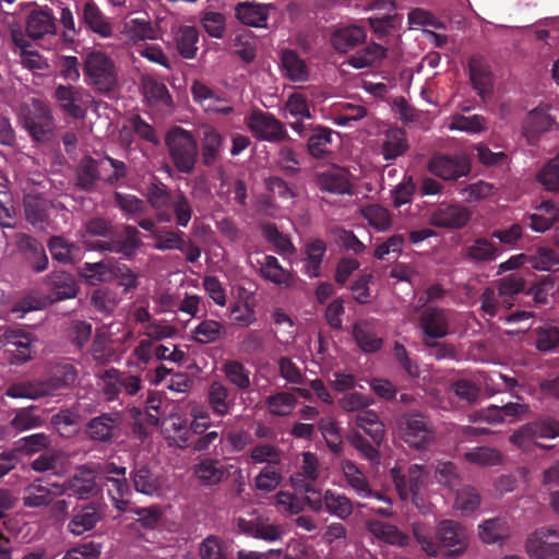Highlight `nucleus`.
<instances>
[{
    "label": "nucleus",
    "mask_w": 559,
    "mask_h": 559,
    "mask_svg": "<svg viewBox=\"0 0 559 559\" xmlns=\"http://www.w3.org/2000/svg\"><path fill=\"white\" fill-rule=\"evenodd\" d=\"M412 533L421 550L431 558L440 555L451 559L459 558L469 544L467 528L454 520H441L433 534L428 524L414 522Z\"/></svg>",
    "instance_id": "1"
},
{
    "label": "nucleus",
    "mask_w": 559,
    "mask_h": 559,
    "mask_svg": "<svg viewBox=\"0 0 559 559\" xmlns=\"http://www.w3.org/2000/svg\"><path fill=\"white\" fill-rule=\"evenodd\" d=\"M82 237L92 249L118 253L128 260L134 258L143 246L136 227L123 225L122 231L116 236L111 222L103 217L86 221L82 227Z\"/></svg>",
    "instance_id": "2"
},
{
    "label": "nucleus",
    "mask_w": 559,
    "mask_h": 559,
    "mask_svg": "<svg viewBox=\"0 0 559 559\" xmlns=\"http://www.w3.org/2000/svg\"><path fill=\"white\" fill-rule=\"evenodd\" d=\"M79 377L76 366L69 359L52 362L43 379L13 383L8 386L5 394L12 399L37 400L55 396L71 389Z\"/></svg>",
    "instance_id": "3"
},
{
    "label": "nucleus",
    "mask_w": 559,
    "mask_h": 559,
    "mask_svg": "<svg viewBox=\"0 0 559 559\" xmlns=\"http://www.w3.org/2000/svg\"><path fill=\"white\" fill-rule=\"evenodd\" d=\"M165 145L174 167L185 175L194 171L199 159L197 138L182 127L174 126L165 134Z\"/></svg>",
    "instance_id": "4"
},
{
    "label": "nucleus",
    "mask_w": 559,
    "mask_h": 559,
    "mask_svg": "<svg viewBox=\"0 0 559 559\" xmlns=\"http://www.w3.org/2000/svg\"><path fill=\"white\" fill-rule=\"evenodd\" d=\"M83 73L87 85L100 94H109L118 86V69L115 61L99 50L86 55Z\"/></svg>",
    "instance_id": "5"
},
{
    "label": "nucleus",
    "mask_w": 559,
    "mask_h": 559,
    "mask_svg": "<svg viewBox=\"0 0 559 559\" xmlns=\"http://www.w3.org/2000/svg\"><path fill=\"white\" fill-rule=\"evenodd\" d=\"M1 340L12 364H25L34 359L37 354V336L24 329L7 328L1 334Z\"/></svg>",
    "instance_id": "6"
},
{
    "label": "nucleus",
    "mask_w": 559,
    "mask_h": 559,
    "mask_svg": "<svg viewBox=\"0 0 559 559\" xmlns=\"http://www.w3.org/2000/svg\"><path fill=\"white\" fill-rule=\"evenodd\" d=\"M25 129L35 141H43L52 130V117L45 102L31 98L20 107Z\"/></svg>",
    "instance_id": "7"
},
{
    "label": "nucleus",
    "mask_w": 559,
    "mask_h": 559,
    "mask_svg": "<svg viewBox=\"0 0 559 559\" xmlns=\"http://www.w3.org/2000/svg\"><path fill=\"white\" fill-rule=\"evenodd\" d=\"M246 124L253 136L260 141L280 143L290 140L284 123L261 109L252 110L246 118Z\"/></svg>",
    "instance_id": "8"
},
{
    "label": "nucleus",
    "mask_w": 559,
    "mask_h": 559,
    "mask_svg": "<svg viewBox=\"0 0 559 559\" xmlns=\"http://www.w3.org/2000/svg\"><path fill=\"white\" fill-rule=\"evenodd\" d=\"M60 493H68L79 500H88L100 492V487L96 481L95 471L87 466H79L74 474L63 484H53Z\"/></svg>",
    "instance_id": "9"
},
{
    "label": "nucleus",
    "mask_w": 559,
    "mask_h": 559,
    "mask_svg": "<svg viewBox=\"0 0 559 559\" xmlns=\"http://www.w3.org/2000/svg\"><path fill=\"white\" fill-rule=\"evenodd\" d=\"M559 436V421L551 417L538 418L513 432L510 441L522 450H528L537 439H554Z\"/></svg>",
    "instance_id": "10"
},
{
    "label": "nucleus",
    "mask_w": 559,
    "mask_h": 559,
    "mask_svg": "<svg viewBox=\"0 0 559 559\" xmlns=\"http://www.w3.org/2000/svg\"><path fill=\"white\" fill-rule=\"evenodd\" d=\"M428 169L443 180H457L469 174L471 162L463 153L454 155L438 154L430 158Z\"/></svg>",
    "instance_id": "11"
},
{
    "label": "nucleus",
    "mask_w": 559,
    "mask_h": 559,
    "mask_svg": "<svg viewBox=\"0 0 559 559\" xmlns=\"http://www.w3.org/2000/svg\"><path fill=\"white\" fill-rule=\"evenodd\" d=\"M402 438L411 448L425 449L435 438V432L424 415L406 414L401 425Z\"/></svg>",
    "instance_id": "12"
},
{
    "label": "nucleus",
    "mask_w": 559,
    "mask_h": 559,
    "mask_svg": "<svg viewBox=\"0 0 559 559\" xmlns=\"http://www.w3.org/2000/svg\"><path fill=\"white\" fill-rule=\"evenodd\" d=\"M526 552L533 559H559V532L542 527L526 540Z\"/></svg>",
    "instance_id": "13"
},
{
    "label": "nucleus",
    "mask_w": 559,
    "mask_h": 559,
    "mask_svg": "<svg viewBox=\"0 0 559 559\" xmlns=\"http://www.w3.org/2000/svg\"><path fill=\"white\" fill-rule=\"evenodd\" d=\"M471 219V212L461 204L440 203L429 216V224L437 228L461 229Z\"/></svg>",
    "instance_id": "14"
},
{
    "label": "nucleus",
    "mask_w": 559,
    "mask_h": 559,
    "mask_svg": "<svg viewBox=\"0 0 559 559\" xmlns=\"http://www.w3.org/2000/svg\"><path fill=\"white\" fill-rule=\"evenodd\" d=\"M391 477L402 500H407L409 496L415 498L426 483L427 473L424 466L412 464L407 474H403L396 467L391 469Z\"/></svg>",
    "instance_id": "15"
},
{
    "label": "nucleus",
    "mask_w": 559,
    "mask_h": 559,
    "mask_svg": "<svg viewBox=\"0 0 559 559\" xmlns=\"http://www.w3.org/2000/svg\"><path fill=\"white\" fill-rule=\"evenodd\" d=\"M423 341L440 340L449 334L447 311L437 307L425 308L419 316Z\"/></svg>",
    "instance_id": "16"
},
{
    "label": "nucleus",
    "mask_w": 559,
    "mask_h": 559,
    "mask_svg": "<svg viewBox=\"0 0 559 559\" xmlns=\"http://www.w3.org/2000/svg\"><path fill=\"white\" fill-rule=\"evenodd\" d=\"M171 190L162 181L151 182L146 188V199L151 207L156 212V221L159 223L173 222V215L169 211L170 203L174 200Z\"/></svg>",
    "instance_id": "17"
},
{
    "label": "nucleus",
    "mask_w": 559,
    "mask_h": 559,
    "mask_svg": "<svg viewBox=\"0 0 559 559\" xmlns=\"http://www.w3.org/2000/svg\"><path fill=\"white\" fill-rule=\"evenodd\" d=\"M555 124V119L548 112L547 106H538L531 110L523 121V135L528 144L535 145L540 135L548 132Z\"/></svg>",
    "instance_id": "18"
},
{
    "label": "nucleus",
    "mask_w": 559,
    "mask_h": 559,
    "mask_svg": "<svg viewBox=\"0 0 559 559\" xmlns=\"http://www.w3.org/2000/svg\"><path fill=\"white\" fill-rule=\"evenodd\" d=\"M469 79L473 88L485 102L493 91V79L488 63L479 56L471 57L468 61Z\"/></svg>",
    "instance_id": "19"
},
{
    "label": "nucleus",
    "mask_w": 559,
    "mask_h": 559,
    "mask_svg": "<svg viewBox=\"0 0 559 559\" xmlns=\"http://www.w3.org/2000/svg\"><path fill=\"white\" fill-rule=\"evenodd\" d=\"M121 424V417L117 413H104L92 418L86 425V433L93 441L109 442L115 437Z\"/></svg>",
    "instance_id": "20"
},
{
    "label": "nucleus",
    "mask_w": 559,
    "mask_h": 559,
    "mask_svg": "<svg viewBox=\"0 0 559 559\" xmlns=\"http://www.w3.org/2000/svg\"><path fill=\"white\" fill-rule=\"evenodd\" d=\"M131 487L142 495L154 497L162 490V478L145 464L135 463L130 472Z\"/></svg>",
    "instance_id": "21"
},
{
    "label": "nucleus",
    "mask_w": 559,
    "mask_h": 559,
    "mask_svg": "<svg viewBox=\"0 0 559 559\" xmlns=\"http://www.w3.org/2000/svg\"><path fill=\"white\" fill-rule=\"evenodd\" d=\"M192 475L203 487H214L227 478L223 463L214 457H203L192 466Z\"/></svg>",
    "instance_id": "22"
},
{
    "label": "nucleus",
    "mask_w": 559,
    "mask_h": 559,
    "mask_svg": "<svg viewBox=\"0 0 559 559\" xmlns=\"http://www.w3.org/2000/svg\"><path fill=\"white\" fill-rule=\"evenodd\" d=\"M104 160L92 156H83L75 168L76 186L84 191L95 189L97 181L103 180Z\"/></svg>",
    "instance_id": "23"
},
{
    "label": "nucleus",
    "mask_w": 559,
    "mask_h": 559,
    "mask_svg": "<svg viewBox=\"0 0 559 559\" xmlns=\"http://www.w3.org/2000/svg\"><path fill=\"white\" fill-rule=\"evenodd\" d=\"M53 95L62 110L69 116L75 119L84 117L83 98L85 91L82 86L60 84L56 87Z\"/></svg>",
    "instance_id": "24"
},
{
    "label": "nucleus",
    "mask_w": 559,
    "mask_h": 559,
    "mask_svg": "<svg viewBox=\"0 0 559 559\" xmlns=\"http://www.w3.org/2000/svg\"><path fill=\"white\" fill-rule=\"evenodd\" d=\"M100 520L102 513L99 511V504L95 501H91L74 509V514L69 521L67 528L71 534L80 536L93 530Z\"/></svg>",
    "instance_id": "25"
},
{
    "label": "nucleus",
    "mask_w": 559,
    "mask_h": 559,
    "mask_svg": "<svg viewBox=\"0 0 559 559\" xmlns=\"http://www.w3.org/2000/svg\"><path fill=\"white\" fill-rule=\"evenodd\" d=\"M56 19L48 7L33 10L26 20V33L33 39L56 34Z\"/></svg>",
    "instance_id": "26"
},
{
    "label": "nucleus",
    "mask_w": 559,
    "mask_h": 559,
    "mask_svg": "<svg viewBox=\"0 0 559 559\" xmlns=\"http://www.w3.org/2000/svg\"><path fill=\"white\" fill-rule=\"evenodd\" d=\"M16 246L35 272L39 273L47 269L48 258L45 248L36 238L26 234H20L16 237Z\"/></svg>",
    "instance_id": "27"
},
{
    "label": "nucleus",
    "mask_w": 559,
    "mask_h": 559,
    "mask_svg": "<svg viewBox=\"0 0 559 559\" xmlns=\"http://www.w3.org/2000/svg\"><path fill=\"white\" fill-rule=\"evenodd\" d=\"M273 4L242 1L235 8L236 17L245 25L252 27H265Z\"/></svg>",
    "instance_id": "28"
},
{
    "label": "nucleus",
    "mask_w": 559,
    "mask_h": 559,
    "mask_svg": "<svg viewBox=\"0 0 559 559\" xmlns=\"http://www.w3.org/2000/svg\"><path fill=\"white\" fill-rule=\"evenodd\" d=\"M79 17L88 29L98 34L100 37L108 38L112 35L111 24L93 0H88L83 4L79 12Z\"/></svg>",
    "instance_id": "29"
},
{
    "label": "nucleus",
    "mask_w": 559,
    "mask_h": 559,
    "mask_svg": "<svg viewBox=\"0 0 559 559\" xmlns=\"http://www.w3.org/2000/svg\"><path fill=\"white\" fill-rule=\"evenodd\" d=\"M367 34L364 27L347 25L336 28L331 36L332 47L341 53L353 50L365 43Z\"/></svg>",
    "instance_id": "30"
},
{
    "label": "nucleus",
    "mask_w": 559,
    "mask_h": 559,
    "mask_svg": "<svg viewBox=\"0 0 559 559\" xmlns=\"http://www.w3.org/2000/svg\"><path fill=\"white\" fill-rule=\"evenodd\" d=\"M50 298L52 301H61L74 298L79 287L74 276L64 271H55L48 276Z\"/></svg>",
    "instance_id": "31"
},
{
    "label": "nucleus",
    "mask_w": 559,
    "mask_h": 559,
    "mask_svg": "<svg viewBox=\"0 0 559 559\" xmlns=\"http://www.w3.org/2000/svg\"><path fill=\"white\" fill-rule=\"evenodd\" d=\"M201 156L202 163L206 167L213 166L221 157L224 143L223 135L212 126L202 128Z\"/></svg>",
    "instance_id": "32"
},
{
    "label": "nucleus",
    "mask_w": 559,
    "mask_h": 559,
    "mask_svg": "<svg viewBox=\"0 0 559 559\" xmlns=\"http://www.w3.org/2000/svg\"><path fill=\"white\" fill-rule=\"evenodd\" d=\"M281 66L284 76L292 82H306L309 79V68L306 61L293 49L281 52Z\"/></svg>",
    "instance_id": "33"
},
{
    "label": "nucleus",
    "mask_w": 559,
    "mask_h": 559,
    "mask_svg": "<svg viewBox=\"0 0 559 559\" xmlns=\"http://www.w3.org/2000/svg\"><path fill=\"white\" fill-rule=\"evenodd\" d=\"M105 481L109 485L108 495L114 507L120 512H127L132 496V487L127 476H105Z\"/></svg>",
    "instance_id": "34"
},
{
    "label": "nucleus",
    "mask_w": 559,
    "mask_h": 559,
    "mask_svg": "<svg viewBox=\"0 0 559 559\" xmlns=\"http://www.w3.org/2000/svg\"><path fill=\"white\" fill-rule=\"evenodd\" d=\"M408 150L406 133L400 128H390L384 133L381 154L388 162L395 160Z\"/></svg>",
    "instance_id": "35"
},
{
    "label": "nucleus",
    "mask_w": 559,
    "mask_h": 559,
    "mask_svg": "<svg viewBox=\"0 0 559 559\" xmlns=\"http://www.w3.org/2000/svg\"><path fill=\"white\" fill-rule=\"evenodd\" d=\"M353 336L364 353H377L383 345V340L377 335L368 320L358 321L354 324Z\"/></svg>",
    "instance_id": "36"
},
{
    "label": "nucleus",
    "mask_w": 559,
    "mask_h": 559,
    "mask_svg": "<svg viewBox=\"0 0 559 559\" xmlns=\"http://www.w3.org/2000/svg\"><path fill=\"white\" fill-rule=\"evenodd\" d=\"M333 130L328 127L317 126L312 129L307 140V152L314 159H323L331 154Z\"/></svg>",
    "instance_id": "37"
},
{
    "label": "nucleus",
    "mask_w": 559,
    "mask_h": 559,
    "mask_svg": "<svg viewBox=\"0 0 559 559\" xmlns=\"http://www.w3.org/2000/svg\"><path fill=\"white\" fill-rule=\"evenodd\" d=\"M52 259L59 263H75L81 259V248L62 236H52L48 240Z\"/></svg>",
    "instance_id": "38"
},
{
    "label": "nucleus",
    "mask_w": 559,
    "mask_h": 559,
    "mask_svg": "<svg viewBox=\"0 0 559 559\" xmlns=\"http://www.w3.org/2000/svg\"><path fill=\"white\" fill-rule=\"evenodd\" d=\"M368 531L377 538L390 545L406 547L411 542V537L400 531L395 525L381 521L368 522Z\"/></svg>",
    "instance_id": "39"
},
{
    "label": "nucleus",
    "mask_w": 559,
    "mask_h": 559,
    "mask_svg": "<svg viewBox=\"0 0 559 559\" xmlns=\"http://www.w3.org/2000/svg\"><path fill=\"white\" fill-rule=\"evenodd\" d=\"M23 204L25 217L33 226H43L47 222L49 204L45 197L39 193H28Z\"/></svg>",
    "instance_id": "40"
},
{
    "label": "nucleus",
    "mask_w": 559,
    "mask_h": 559,
    "mask_svg": "<svg viewBox=\"0 0 559 559\" xmlns=\"http://www.w3.org/2000/svg\"><path fill=\"white\" fill-rule=\"evenodd\" d=\"M355 423L372 439L376 445H381L385 437V429L376 412L371 409L358 412Z\"/></svg>",
    "instance_id": "41"
},
{
    "label": "nucleus",
    "mask_w": 559,
    "mask_h": 559,
    "mask_svg": "<svg viewBox=\"0 0 559 559\" xmlns=\"http://www.w3.org/2000/svg\"><path fill=\"white\" fill-rule=\"evenodd\" d=\"M386 48L382 45L372 43L357 51L348 59V64L355 69L379 66L386 57Z\"/></svg>",
    "instance_id": "42"
},
{
    "label": "nucleus",
    "mask_w": 559,
    "mask_h": 559,
    "mask_svg": "<svg viewBox=\"0 0 559 559\" xmlns=\"http://www.w3.org/2000/svg\"><path fill=\"white\" fill-rule=\"evenodd\" d=\"M260 274L276 285L289 287L294 283L293 275L286 271L274 255H265L261 262Z\"/></svg>",
    "instance_id": "43"
},
{
    "label": "nucleus",
    "mask_w": 559,
    "mask_h": 559,
    "mask_svg": "<svg viewBox=\"0 0 559 559\" xmlns=\"http://www.w3.org/2000/svg\"><path fill=\"white\" fill-rule=\"evenodd\" d=\"M176 47L185 59H194L198 51L199 31L195 26L183 25L175 34Z\"/></svg>",
    "instance_id": "44"
},
{
    "label": "nucleus",
    "mask_w": 559,
    "mask_h": 559,
    "mask_svg": "<svg viewBox=\"0 0 559 559\" xmlns=\"http://www.w3.org/2000/svg\"><path fill=\"white\" fill-rule=\"evenodd\" d=\"M498 247L485 237L476 238L471 245L464 247L465 257L475 262H491L498 255Z\"/></svg>",
    "instance_id": "45"
},
{
    "label": "nucleus",
    "mask_w": 559,
    "mask_h": 559,
    "mask_svg": "<svg viewBox=\"0 0 559 559\" xmlns=\"http://www.w3.org/2000/svg\"><path fill=\"white\" fill-rule=\"evenodd\" d=\"M318 186L322 191L336 194L350 192V182L345 173L341 170H329L318 175Z\"/></svg>",
    "instance_id": "46"
},
{
    "label": "nucleus",
    "mask_w": 559,
    "mask_h": 559,
    "mask_svg": "<svg viewBox=\"0 0 559 559\" xmlns=\"http://www.w3.org/2000/svg\"><path fill=\"white\" fill-rule=\"evenodd\" d=\"M342 469L348 485L356 491L360 498L373 497V490L370 488L365 474L350 461L342 464Z\"/></svg>",
    "instance_id": "47"
},
{
    "label": "nucleus",
    "mask_w": 559,
    "mask_h": 559,
    "mask_svg": "<svg viewBox=\"0 0 559 559\" xmlns=\"http://www.w3.org/2000/svg\"><path fill=\"white\" fill-rule=\"evenodd\" d=\"M326 252V245L321 239H313L306 245V273L309 277H319L321 264Z\"/></svg>",
    "instance_id": "48"
},
{
    "label": "nucleus",
    "mask_w": 559,
    "mask_h": 559,
    "mask_svg": "<svg viewBox=\"0 0 559 559\" xmlns=\"http://www.w3.org/2000/svg\"><path fill=\"white\" fill-rule=\"evenodd\" d=\"M55 493L46 486L36 481L26 486L23 490V506L27 508H43L49 506Z\"/></svg>",
    "instance_id": "49"
},
{
    "label": "nucleus",
    "mask_w": 559,
    "mask_h": 559,
    "mask_svg": "<svg viewBox=\"0 0 559 559\" xmlns=\"http://www.w3.org/2000/svg\"><path fill=\"white\" fill-rule=\"evenodd\" d=\"M192 338L198 344H212L219 341L225 333L224 325L218 321L205 319L201 321L192 331Z\"/></svg>",
    "instance_id": "50"
},
{
    "label": "nucleus",
    "mask_w": 559,
    "mask_h": 559,
    "mask_svg": "<svg viewBox=\"0 0 559 559\" xmlns=\"http://www.w3.org/2000/svg\"><path fill=\"white\" fill-rule=\"evenodd\" d=\"M114 259L102 260L99 262H85L81 267V275L90 283H105L112 281Z\"/></svg>",
    "instance_id": "51"
},
{
    "label": "nucleus",
    "mask_w": 559,
    "mask_h": 559,
    "mask_svg": "<svg viewBox=\"0 0 559 559\" xmlns=\"http://www.w3.org/2000/svg\"><path fill=\"white\" fill-rule=\"evenodd\" d=\"M223 372L229 383L239 391H247L250 385V370L239 360H227L224 362Z\"/></svg>",
    "instance_id": "52"
},
{
    "label": "nucleus",
    "mask_w": 559,
    "mask_h": 559,
    "mask_svg": "<svg viewBox=\"0 0 559 559\" xmlns=\"http://www.w3.org/2000/svg\"><path fill=\"white\" fill-rule=\"evenodd\" d=\"M527 262L536 270L559 271V253L549 247H538L534 253L527 255Z\"/></svg>",
    "instance_id": "53"
},
{
    "label": "nucleus",
    "mask_w": 559,
    "mask_h": 559,
    "mask_svg": "<svg viewBox=\"0 0 559 559\" xmlns=\"http://www.w3.org/2000/svg\"><path fill=\"white\" fill-rule=\"evenodd\" d=\"M228 397L229 390L223 383L215 381L209 388L207 401L214 414L225 416L229 413L233 403Z\"/></svg>",
    "instance_id": "54"
},
{
    "label": "nucleus",
    "mask_w": 559,
    "mask_h": 559,
    "mask_svg": "<svg viewBox=\"0 0 559 559\" xmlns=\"http://www.w3.org/2000/svg\"><path fill=\"white\" fill-rule=\"evenodd\" d=\"M526 288V282L520 272H513L497 281L499 297L503 302H509L514 296L523 293Z\"/></svg>",
    "instance_id": "55"
},
{
    "label": "nucleus",
    "mask_w": 559,
    "mask_h": 559,
    "mask_svg": "<svg viewBox=\"0 0 559 559\" xmlns=\"http://www.w3.org/2000/svg\"><path fill=\"white\" fill-rule=\"evenodd\" d=\"M170 207L173 209L170 213L175 224L178 227L186 228L192 218L193 210L190 200L181 190L178 189L175 192Z\"/></svg>",
    "instance_id": "56"
},
{
    "label": "nucleus",
    "mask_w": 559,
    "mask_h": 559,
    "mask_svg": "<svg viewBox=\"0 0 559 559\" xmlns=\"http://www.w3.org/2000/svg\"><path fill=\"white\" fill-rule=\"evenodd\" d=\"M111 344L112 340L108 333L96 332L91 347V355L97 364L105 365L111 361L116 354Z\"/></svg>",
    "instance_id": "57"
},
{
    "label": "nucleus",
    "mask_w": 559,
    "mask_h": 559,
    "mask_svg": "<svg viewBox=\"0 0 559 559\" xmlns=\"http://www.w3.org/2000/svg\"><path fill=\"white\" fill-rule=\"evenodd\" d=\"M186 234L174 228L159 229L154 234V248L159 251L182 250Z\"/></svg>",
    "instance_id": "58"
},
{
    "label": "nucleus",
    "mask_w": 559,
    "mask_h": 559,
    "mask_svg": "<svg viewBox=\"0 0 559 559\" xmlns=\"http://www.w3.org/2000/svg\"><path fill=\"white\" fill-rule=\"evenodd\" d=\"M297 403V397L289 392H277L265 400L269 412L278 417L288 416Z\"/></svg>",
    "instance_id": "59"
},
{
    "label": "nucleus",
    "mask_w": 559,
    "mask_h": 559,
    "mask_svg": "<svg viewBox=\"0 0 559 559\" xmlns=\"http://www.w3.org/2000/svg\"><path fill=\"white\" fill-rule=\"evenodd\" d=\"M240 527L250 536L266 542H274L281 537V528L277 525L264 523L261 521H241Z\"/></svg>",
    "instance_id": "60"
},
{
    "label": "nucleus",
    "mask_w": 559,
    "mask_h": 559,
    "mask_svg": "<svg viewBox=\"0 0 559 559\" xmlns=\"http://www.w3.org/2000/svg\"><path fill=\"white\" fill-rule=\"evenodd\" d=\"M364 218L378 231H385L391 227L392 217L388 209L380 204H370L361 210Z\"/></svg>",
    "instance_id": "61"
},
{
    "label": "nucleus",
    "mask_w": 559,
    "mask_h": 559,
    "mask_svg": "<svg viewBox=\"0 0 559 559\" xmlns=\"http://www.w3.org/2000/svg\"><path fill=\"white\" fill-rule=\"evenodd\" d=\"M323 500L326 511L342 520L347 519L353 513L352 501L344 495L326 490Z\"/></svg>",
    "instance_id": "62"
},
{
    "label": "nucleus",
    "mask_w": 559,
    "mask_h": 559,
    "mask_svg": "<svg viewBox=\"0 0 559 559\" xmlns=\"http://www.w3.org/2000/svg\"><path fill=\"white\" fill-rule=\"evenodd\" d=\"M276 165L286 177H296L300 173V156L292 146L278 150Z\"/></svg>",
    "instance_id": "63"
},
{
    "label": "nucleus",
    "mask_w": 559,
    "mask_h": 559,
    "mask_svg": "<svg viewBox=\"0 0 559 559\" xmlns=\"http://www.w3.org/2000/svg\"><path fill=\"white\" fill-rule=\"evenodd\" d=\"M537 180L546 190L559 192V154L539 170Z\"/></svg>",
    "instance_id": "64"
}]
</instances>
